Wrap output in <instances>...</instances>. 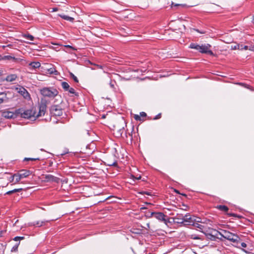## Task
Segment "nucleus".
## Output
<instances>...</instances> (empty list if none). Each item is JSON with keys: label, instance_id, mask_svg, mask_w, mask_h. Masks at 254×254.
I'll return each mask as SVG.
<instances>
[{"label": "nucleus", "instance_id": "1", "mask_svg": "<svg viewBox=\"0 0 254 254\" xmlns=\"http://www.w3.org/2000/svg\"><path fill=\"white\" fill-rule=\"evenodd\" d=\"M46 110L47 105L45 103L42 102V101L39 106L38 113H36V110L34 107L30 109L20 108L16 110V113H18V116L20 115L21 118L35 120L38 117L44 116Z\"/></svg>", "mask_w": 254, "mask_h": 254}, {"label": "nucleus", "instance_id": "2", "mask_svg": "<svg viewBox=\"0 0 254 254\" xmlns=\"http://www.w3.org/2000/svg\"><path fill=\"white\" fill-rule=\"evenodd\" d=\"M41 94L45 97L53 99L57 96L58 91L54 87H44L40 90Z\"/></svg>", "mask_w": 254, "mask_h": 254}, {"label": "nucleus", "instance_id": "3", "mask_svg": "<svg viewBox=\"0 0 254 254\" xmlns=\"http://www.w3.org/2000/svg\"><path fill=\"white\" fill-rule=\"evenodd\" d=\"M148 217H154L159 221L163 222L166 225L169 222V220L167 218V216L162 212H152L150 213V215L148 216Z\"/></svg>", "mask_w": 254, "mask_h": 254}, {"label": "nucleus", "instance_id": "4", "mask_svg": "<svg viewBox=\"0 0 254 254\" xmlns=\"http://www.w3.org/2000/svg\"><path fill=\"white\" fill-rule=\"evenodd\" d=\"M224 238L236 244H238L240 240V237L237 234H235L229 231H227L224 233Z\"/></svg>", "mask_w": 254, "mask_h": 254}, {"label": "nucleus", "instance_id": "5", "mask_svg": "<svg viewBox=\"0 0 254 254\" xmlns=\"http://www.w3.org/2000/svg\"><path fill=\"white\" fill-rule=\"evenodd\" d=\"M211 45L209 44L200 45L199 52L201 53L207 54L211 56H214L213 52L210 50Z\"/></svg>", "mask_w": 254, "mask_h": 254}, {"label": "nucleus", "instance_id": "6", "mask_svg": "<svg viewBox=\"0 0 254 254\" xmlns=\"http://www.w3.org/2000/svg\"><path fill=\"white\" fill-rule=\"evenodd\" d=\"M51 114L54 116H61L63 115V109L59 105H53L50 109Z\"/></svg>", "mask_w": 254, "mask_h": 254}, {"label": "nucleus", "instance_id": "7", "mask_svg": "<svg viewBox=\"0 0 254 254\" xmlns=\"http://www.w3.org/2000/svg\"><path fill=\"white\" fill-rule=\"evenodd\" d=\"M43 179L46 182H55L58 183L60 181V178L56 177L51 174H46L42 175Z\"/></svg>", "mask_w": 254, "mask_h": 254}, {"label": "nucleus", "instance_id": "8", "mask_svg": "<svg viewBox=\"0 0 254 254\" xmlns=\"http://www.w3.org/2000/svg\"><path fill=\"white\" fill-rule=\"evenodd\" d=\"M16 90L25 99H30V95L27 90L22 86L16 88Z\"/></svg>", "mask_w": 254, "mask_h": 254}, {"label": "nucleus", "instance_id": "9", "mask_svg": "<svg viewBox=\"0 0 254 254\" xmlns=\"http://www.w3.org/2000/svg\"><path fill=\"white\" fill-rule=\"evenodd\" d=\"M183 225H192L193 222L194 221L195 219L194 217L190 216L189 213H187L184 215L183 218Z\"/></svg>", "mask_w": 254, "mask_h": 254}, {"label": "nucleus", "instance_id": "10", "mask_svg": "<svg viewBox=\"0 0 254 254\" xmlns=\"http://www.w3.org/2000/svg\"><path fill=\"white\" fill-rule=\"evenodd\" d=\"M184 215L182 214L177 213L175 216L171 219H173L174 223L183 225Z\"/></svg>", "mask_w": 254, "mask_h": 254}, {"label": "nucleus", "instance_id": "11", "mask_svg": "<svg viewBox=\"0 0 254 254\" xmlns=\"http://www.w3.org/2000/svg\"><path fill=\"white\" fill-rule=\"evenodd\" d=\"M2 116L7 119H14L18 116V113H16V110L15 112L5 111L2 113Z\"/></svg>", "mask_w": 254, "mask_h": 254}, {"label": "nucleus", "instance_id": "12", "mask_svg": "<svg viewBox=\"0 0 254 254\" xmlns=\"http://www.w3.org/2000/svg\"><path fill=\"white\" fill-rule=\"evenodd\" d=\"M197 219H198V220L195 219L194 221L193 222V223L192 224V226L199 229L200 231L201 232H202V233L205 232L204 231H203V230H204V229H205L204 226L202 225L199 223H203V222L201 221H200L199 220L200 219L199 218H198Z\"/></svg>", "mask_w": 254, "mask_h": 254}, {"label": "nucleus", "instance_id": "13", "mask_svg": "<svg viewBox=\"0 0 254 254\" xmlns=\"http://www.w3.org/2000/svg\"><path fill=\"white\" fill-rule=\"evenodd\" d=\"M231 50H247L248 49V46H243V45L240 44H236L234 45H232L231 47Z\"/></svg>", "mask_w": 254, "mask_h": 254}, {"label": "nucleus", "instance_id": "14", "mask_svg": "<svg viewBox=\"0 0 254 254\" xmlns=\"http://www.w3.org/2000/svg\"><path fill=\"white\" fill-rule=\"evenodd\" d=\"M18 173L22 179L28 177L31 174V172L27 170H21Z\"/></svg>", "mask_w": 254, "mask_h": 254}, {"label": "nucleus", "instance_id": "15", "mask_svg": "<svg viewBox=\"0 0 254 254\" xmlns=\"http://www.w3.org/2000/svg\"><path fill=\"white\" fill-rule=\"evenodd\" d=\"M50 220L37 221L31 223V225L36 227H41L46 225V223L50 222Z\"/></svg>", "mask_w": 254, "mask_h": 254}, {"label": "nucleus", "instance_id": "16", "mask_svg": "<svg viewBox=\"0 0 254 254\" xmlns=\"http://www.w3.org/2000/svg\"><path fill=\"white\" fill-rule=\"evenodd\" d=\"M114 160L113 161L111 160L110 159H107L106 160V164L107 166H115L117 167L118 166L117 162L115 160V158L113 157Z\"/></svg>", "mask_w": 254, "mask_h": 254}, {"label": "nucleus", "instance_id": "17", "mask_svg": "<svg viewBox=\"0 0 254 254\" xmlns=\"http://www.w3.org/2000/svg\"><path fill=\"white\" fill-rule=\"evenodd\" d=\"M8 98L7 95L4 92L0 93V105L3 103L7 102Z\"/></svg>", "mask_w": 254, "mask_h": 254}, {"label": "nucleus", "instance_id": "18", "mask_svg": "<svg viewBox=\"0 0 254 254\" xmlns=\"http://www.w3.org/2000/svg\"><path fill=\"white\" fill-rule=\"evenodd\" d=\"M17 76L15 74H11L8 75L6 78L5 80L7 82H12L16 79Z\"/></svg>", "mask_w": 254, "mask_h": 254}, {"label": "nucleus", "instance_id": "19", "mask_svg": "<svg viewBox=\"0 0 254 254\" xmlns=\"http://www.w3.org/2000/svg\"><path fill=\"white\" fill-rule=\"evenodd\" d=\"M206 231H208V232L210 233L211 235L214 236L216 238L219 239V238L218 237V236L219 235V231L212 228L209 229L208 230H206ZM221 239V238H220V239Z\"/></svg>", "mask_w": 254, "mask_h": 254}, {"label": "nucleus", "instance_id": "20", "mask_svg": "<svg viewBox=\"0 0 254 254\" xmlns=\"http://www.w3.org/2000/svg\"><path fill=\"white\" fill-rule=\"evenodd\" d=\"M215 207L220 211L224 212H227L229 210V208L227 206L224 205H217Z\"/></svg>", "mask_w": 254, "mask_h": 254}, {"label": "nucleus", "instance_id": "21", "mask_svg": "<svg viewBox=\"0 0 254 254\" xmlns=\"http://www.w3.org/2000/svg\"><path fill=\"white\" fill-rule=\"evenodd\" d=\"M12 180H15L14 184H17L22 179L18 173L14 174L12 176Z\"/></svg>", "mask_w": 254, "mask_h": 254}, {"label": "nucleus", "instance_id": "22", "mask_svg": "<svg viewBox=\"0 0 254 254\" xmlns=\"http://www.w3.org/2000/svg\"><path fill=\"white\" fill-rule=\"evenodd\" d=\"M29 65L31 66L32 68L35 69L39 68L41 66V64L38 62H34L30 63Z\"/></svg>", "mask_w": 254, "mask_h": 254}, {"label": "nucleus", "instance_id": "23", "mask_svg": "<svg viewBox=\"0 0 254 254\" xmlns=\"http://www.w3.org/2000/svg\"><path fill=\"white\" fill-rule=\"evenodd\" d=\"M189 238L193 240H202V238L199 235L195 234L189 235Z\"/></svg>", "mask_w": 254, "mask_h": 254}, {"label": "nucleus", "instance_id": "24", "mask_svg": "<svg viewBox=\"0 0 254 254\" xmlns=\"http://www.w3.org/2000/svg\"><path fill=\"white\" fill-rule=\"evenodd\" d=\"M60 17H62L63 19L70 21L73 22L74 21V18L73 17H70L69 16L64 15V14H61L60 15Z\"/></svg>", "mask_w": 254, "mask_h": 254}, {"label": "nucleus", "instance_id": "25", "mask_svg": "<svg viewBox=\"0 0 254 254\" xmlns=\"http://www.w3.org/2000/svg\"><path fill=\"white\" fill-rule=\"evenodd\" d=\"M189 48H191V49H195V50L199 51L200 45L196 43H192L190 44Z\"/></svg>", "mask_w": 254, "mask_h": 254}, {"label": "nucleus", "instance_id": "26", "mask_svg": "<svg viewBox=\"0 0 254 254\" xmlns=\"http://www.w3.org/2000/svg\"><path fill=\"white\" fill-rule=\"evenodd\" d=\"M203 233L205 234L208 239H209L212 241H214L216 239L215 237L211 235L210 233L208 232V231H205V232H203Z\"/></svg>", "mask_w": 254, "mask_h": 254}, {"label": "nucleus", "instance_id": "27", "mask_svg": "<svg viewBox=\"0 0 254 254\" xmlns=\"http://www.w3.org/2000/svg\"><path fill=\"white\" fill-rule=\"evenodd\" d=\"M62 86L65 91H67L69 88L68 83L64 81L62 82Z\"/></svg>", "mask_w": 254, "mask_h": 254}, {"label": "nucleus", "instance_id": "28", "mask_svg": "<svg viewBox=\"0 0 254 254\" xmlns=\"http://www.w3.org/2000/svg\"><path fill=\"white\" fill-rule=\"evenodd\" d=\"M22 190V189H15L11 190H9L6 192L5 194H11L13 193L16 192H20Z\"/></svg>", "mask_w": 254, "mask_h": 254}, {"label": "nucleus", "instance_id": "29", "mask_svg": "<svg viewBox=\"0 0 254 254\" xmlns=\"http://www.w3.org/2000/svg\"><path fill=\"white\" fill-rule=\"evenodd\" d=\"M23 37L30 41H33L34 40V37L29 34H24L23 35Z\"/></svg>", "mask_w": 254, "mask_h": 254}, {"label": "nucleus", "instance_id": "30", "mask_svg": "<svg viewBox=\"0 0 254 254\" xmlns=\"http://www.w3.org/2000/svg\"><path fill=\"white\" fill-rule=\"evenodd\" d=\"M20 244V242H19L18 243H16L11 249V252H16L18 250V246Z\"/></svg>", "mask_w": 254, "mask_h": 254}, {"label": "nucleus", "instance_id": "31", "mask_svg": "<svg viewBox=\"0 0 254 254\" xmlns=\"http://www.w3.org/2000/svg\"><path fill=\"white\" fill-rule=\"evenodd\" d=\"M4 59H6V60H12L14 61H17L19 60V59L15 58V57H12L11 56H6L4 57Z\"/></svg>", "mask_w": 254, "mask_h": 254}, {"label": "nucleus", "instance_id": "32", "mask_svg": "<svg viewBox=\"0 0 254 254\" xmlns=\"http://www.w3.org/2000/svg\"><path fill=\"white\" fill-rule=\"evenodd\" d=\"M237 84L240 85L245 88L250 89V86L246 83H242V82H239L236 83Z\"/></svg>", "mask_w": 254, "mask_h": 254}, {"label": "nucleus", "instance_id": "33", "mask_svg": "<svg viewBox=\"0 0 254 254\" xmlns=\"http://www.w3.org/2000/svg\"><path fill=\"white\" fill-rule=\"evenodd\" d=\"M70 76L73 79L75 82L78 83V79L76 76H75L72 73L70 72Z\"/></svg>", "mask_w": 254, "mask_h": 254}, {"label": "nucleus", "instance_id": "34", "mask_svg": "<svg viewBox=\"0 0 254 254\" xmlns=\"http://www.w3.org/2000/svg\"><path fill=\"white\" fill-rule=\"evenodd\" d=\"M40 159L39 158H25L24 159V161H36V160H40Z\"/></svg>", "mask_w": 254, "mask_h": 254}, {"label": "nucleus", "instance_id": "35", "mask_svg": "<svg viewBox=\"0 0 254 254\" xmlns=\"http://www.w3.org/2000/svg\"><path fill=\"white\" fill-rule=\"evenodd\" d=\"M227 214L229 216H234L235 217L241 218V216L237 215V214L233 213H227Z\"/></svg>", "mask_w": 254, "mask_h": 254}, {"label": "nucleus", "instance_id": "36", "mask_svg": "<svg viewBox=\"0 0 254 254\" xmlns=\"http://www.w3.org/2000/svg\"><path fill=\"white\" fill-rule=\"evenodd\" d=\"M228 231L226 230H221V231H219V235L221 236V237L224 238V233L227 232Z\"/></svg>", "mask_w": 254, "mask_h": 254}, {"label": "nucleus", "instance_id": "37", "mask_svg": "<svg viewBox=\"0 0 254 254\" xmlns=\"http://www.w3.org/2000/svg\"><path fill=\"white\" fill-rule=\"evenodd\" d=\"M70 93H71V94H75V95H76V92H75V90L74 89V88H69L68 90H67Z\"/></svg>", "mask_w": 254, "mask_h": 254}, {"label": "nucleus", "instance_id": "38", "mask_svg": "<svg viewBox=\"0 0 254 254\" xmlns=\"http://www.w3.org/2000/svg\"><path fill=\"white\" fill-rule=\"evenodd\" d=\"M7 230L6 229L0 231V238L4 236V235L6 233Z\"/></svg>", "mask_w": 254, "mask_h": 254}, {"label": "nucleus", "instance_id": "39", "mask_svg": "<svg viewBox=\"0 0 254 254\" xmlns=\"http://www.w3.org/2000/svg\"><path fill=\"white\" fill-rule=\"evenodd\" d=\"M141 177L140 175H139L138 177H135L134 175H131V178L134 181L135 180H140L141 179Z\"/></svg>", "mask_w": 254, "mask_h": 254}, {"label": "nucleus", "instance_id": "40", "mask_svg": "<svg viewBox=\"0 0 254 254\" xmlns=\"http://www.w3.org/2000/svg\"><path fill=\"white\" fill-rule=\"evenodd\" d=\"M161 113H159L158 114V115H157L154 118H153V120H158L160 118H161Z\"/></svg>", "mask_w": 254, "mask_h": 254}, {"label": "nucleus", "instance_id": "41", "mask_svg": "<svg viewBox=\"0 0 254 254\" xmlns=\"http://www.w3.org/2000/svg\"><path fill=\"white\" fill-rule=\"evenodd\" d=\"M134 119L136 121H141V117L138 115H135L134 116Z\"/></svg>", "mask_w": 254, "mask_h": 254}, {"label": "nucleus", "instance_id": "42", "mask_svg": "<svg viewBox=\"0 0 254 254\" xmlns=\"http://www.w3.org/2000/svg\"><path fill=\"white\" fill-rule=\"evenodd\" d=\"M140 114V116H141L142 117H145L146 116V114L145 112H141Z\"/></svg>", "mask_w": 254, "mask_h": 254}, {"label": "nucleus", "instance_id": "43", "mask_svg": "<svg viewBox=\"0 0 254 254\" xmlns=\"http://www.w3.org/2000/svg\"><path fill=\"white\" fill-rule=\"evenodd\" d=\"M241 246L243 248H246L247 247V244L245 243H244V242L241 243Z\"/></svg>", "mask_w": 254, "mask_h": 254}, {"label": "nucleus", "instance_id": "44", "mask_svg": "<svg viewBox=\"0 0 254 254\" xmlns=\"http://www.w3.org/2000/svg\"><path fill=\"white\" fill-rule=\"evenodd\" d=\"M141 194H146L147 195H150V192L149 191H143L142 192H141Z\"/></svg>", "mask_w": 254, "mask_h": 254}, {"label": "nucleus", "instance_id": "45", "mask_svg": "<svg viewBox=\"0 0 254 254\" xmlns=\"http://www.w3.org/2000/svg\"><path fill=\"white\" fill-rule=\"evenodd\" d=\"M13 240L15 241H19L18 236L14 237Z\"/></svg>", "mask_w": 254, "mask_h": 254}, {"label": "nucleus", "instance_id": "46", "mask_svg": "<svg viewBox=\"0 0 254 254\" xmlns=\"http://www.w3.org/2000/svg\"><path fill=\"white\" fill-rule=\"evenodd\" d=\"M18 238H19V242L21 240H23L24 239V237H18Z\"/></svg>", "mask_w": 254, "mask_h": 254}, {"label": "nucleus", "instance_id": "47", "mask_svg": "<svg viewBox=\"0 0 254 254\" xmlns=\"http://www.w3.org/2000/svg\"><path fill=\"white\" fill-rule=\"evenodd\" d=\"M174 6H184V5H183V4H175L174 5Z\"/></svg>", "mask_w": 254, "mask_h": 254}, {"label": "nucleus", "instance_id": "48", "mask_svg": "<svg viewBox=\"0 0 254 254\" xmlns=\"http://www.w3.org/2000/svg\"><path fill=\"white\" fill-rule=\"evenodd\" d=\"M194 30H195L196 31H197V32H199V33H202H202H204V32H200V31H199V30H198V29H194Z\"/></svg>", "mask_w": 254, "mask_h": 254}, {"label": "nucleus", "instance_id": "49", "mask_svg": "<svg viewBox=\"0 0 254 254\" xmlns=\"http://www.w3.org/2000/svg\"><path fill=\"white\" fill-rule=\"evenodd\" d=\"M10 46H11V45H8L7 46H2V48H5L6 47H10Z\"/></svg>", "mask_w": 254, "mask_h": 254}, {"label": "nucleus", "instance_id": "50", "mask_svg": "<svg viewBox=\"0 0 254 254\" xmlns=\"http://www.w3.org/2000/svg\"><path fill=\"white\" fill-rule=\"evenodd\" d=\"M11 180H10V182H13L14 180H12V176L11 177Z\"/></svg>", "mask_w": 254, "mask_h": 254}, {"label": "nucleus", "instance_id": "51", "mask_svg": "<svg viewBox=\"0 0 254 254\" xmlns=\"http://www.w3.org/2000/svg\"><path fill=\"white\" fill-rule=\"evenodd\" d=\"M65 47H69V48H71V47L70 46H69V45H66V46H65Z\"/></svg>", "mask_w": 254, "mask_h": 254}, {"label": "nucleus", "instance_id": "52", "mask_svg": "<svg viewBox=\"0 0 254 254\" xmlns=\"http://www.w3.org/2000/svg\"><path fill=\"white\" fill-rule=\"evenodd\" d=\"M140 209H145V207H141Z\"/></svg>", "mask_w": 254, "mask_h": 254}, {"label": "nucleus", "instance_id": "53", "mask_svg": "<svg viewBox=\"0 0 254 254\" xmlns=\"http://www.w3.org/2000/svg\"><path fill=\"white\" fill-rule=\"evenodd\" d=\"M1 75V71L0 70V76Z\"/></svg>", "mask_w": 254, "mask_h": 254}, {"label": "nucleus", "instance_id": "54", "mask_svg": "<svg viewBox=\"0 0 254 254\" xmlns=\"http://www.w3.org/2000/svg\"><path fill=\"white\" fill-rule=\"evenodd\" d=\"M182 195H184V196H187V195H186V194H182Z\"/></svg>", "mask_w": 254, "mask_h": 254}, {"label": "nucleus", "instance_id": "55", "mask_svg": "<svg viewBox=\"0 0 254 254\" xmlns=\"http://www.w3.org/2000/svg\"><path fill=\"white\" fill-rule=\"evenodd\" d=\"M176 191L177 192V193H179V191L178 190H176Z\"/></svg>", "mask_w": 254, "mask_h": 254}]
</instances>
